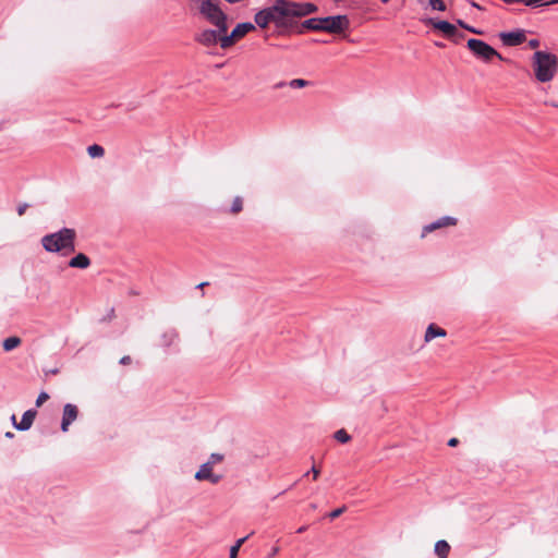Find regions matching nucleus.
Listing matches in <instances>:
<instances>
[{"mask_svg":"<svg viewBox=\"0 0 558 558\" xmlns=\"http://www.w3.org/2000/svg\"><path fill=\"white\" fill-rule=\"evenodd\" d=\"M255 24L260 28H266L269 23H275L279 34L290 31V22L287 19L284 0H275L274 4L258 11L254 16Z\"/></svg>","mask_w":558,"mask_h":558,"instance_id":"obj_1","label":"nucleus"},{"mask_svg":"<svg viewBox=\"0 0 558 558\" xmlns=\"http://www.w3.org/2000/svg\"><path fill=\"white\" fill-rule=\"evenodd\" d=\"M350 25L349 17L347 15H331L326 17H312L305 20L300 27L298 33L302 34L304 29L308 31H320L330 34H340L344 32Z\"/></svg>","mask_w":558,"mask_h":558,"instance_id":"obj_2","label":"nucleus"},{"mask_svg":"<svg viewBox=\"0 0 558 558\" xmlns=\"http://www.w3.org/2000/svg\"><path fill=\"white\" fill-rule=\"evenodd\" d=\"M76 231L71 228L46 234L41 238L43 247L50 253H73L75 251Z\"/></svg>","mask_w":558,"mask_h":558,"instance_id":"obj_3","label":"nucleus"},{"mask_svg":"<svg viewBox=\"0 0 558 558\" xmlns=\"http://www.w3.org/2000/svg\"><path fill=\"white\" fill-rule=\"evenodd\" d=\"M535 77L541 83L551 81L558 71V58L556 54L537 50L532 58Z\"/></svg>","mask_w":558,"mask_h":558,"instance_id":"obj_4","label":"nucleus"},{"mask_svg":"<svg viewBox=\"0 0 558 558\" xmlns=\"http://www.w3.org/2000/svg\"><path fill=\"white\" fill-rule=\"evenodd\" d=\"M199 13L213 25L220 29V32L228 31L227 15L211 0H203L199 5Z\"/></svg>","mask_w":558,"mask_h":558,"instance_id":"obj_5","label":"nucleus"},{"mask_svg":"<svg viewBox=\"0 0 558 558\" xmlns=\"http://www.w3.org/2000/svg\"><path fill=\"white\" fill-rule=\"evenodd\" d=\"M284 9L287 19H289L290 22L291 31L294 26H296V17H303L315 13L318 10V7L312 2H293L284 0Z\"/></svg>","mask_w":558,"mask_h":558,"instance_id":"obj_6","label":"nucleus"},{"mask_svg":"<svg viewBox=\"0 0 558 558\" xmlns=\"http://www.w3.org/2000/svg\"><path fill=\"white\" fill-rule=\"evenodd\" d=\"M468 49L478 59L489 61L492 58L497 57L499 60L509 61L505 59L495 48L485 43L484 40L470 38L466 43Z\"/></svg>","mask_w":558,"mask_h":558,"instance_id":"obj_7","label":"nucleus"},{"mask_svg":"<svg viewBox=\"0 0 558 558\" xmlns=\"http://www.w3.org/2000/svg\"><path fill=\"white\" fill-rule=\"evenodd\" d=\"M255 29V25L251 22L236 24L231 34H223L221 38V48L227 49L235 44L236 40Z\"/></svg>","mask_w":558,"mask_h":558,"instance_id":"obj_8","label":"nucleus"},{"mask_svg":"<svg viewBox=\"0 0 558 558\" xmlns=\"http://www.w3.org/2000/svg\"><path fill=\"white\" fill-rule=\"evenodd\" d=\"M425 24L433 26L435 29L440 31L445 36L452 38L459 36L463 38L464 35L458 32L456 25L451 24L448 21L437 20L435 17H428L424 21Z\"/></svg>","mask_w":558,"mask_h":558,"instance_id":"obj_9","label":"nucleus"},{"mask_svg":"<svg viewBox=\"0 0 558 558\" xmlns=\"http://www.w3.org/2000/svg\"><path fill=\"white\" fill-rule=\"evenodd\" d=\"M502 45L507 47H515L523 44L526 39V32L522 28H517L510 32H501L498 34Z\"/></svg>","mask_w":558,"mask_h":558,"instance_id":"obj_10","label":"nucleus"},{"mask_svg":"<svg viewBox=\"0 0 558 558\" xmlns=\"http://www.w3.org/2000/svg\"><path fill=\"white\" fill-rule=\"evenodd\" d=\"M194 478L197 481H208L211 484H218L223 478V475L214 473L213 466L205 462L199 466L198 471L194 475Z\"/></svg>","mask_w":558,"mask_h":558,"instance_id":"obj_11","label":"nucleus"},{"mask_svg":"<svg viewBox=\"0 0 558 558\" xmlns=\"http://www.w3.org/2000/svg\"><path fill=\"white\" fill-rule=\"evenodd\" d=\"M227 32H220L217 29H205L197 35L196 39L204 46H215L218 43L221 45V38Z\"/></svg>","mask_w":558,"mask_h":558,"instance_id":"obj_12","label":"nucleus"},{"mask_svg":"<svg viewBox=\"0 0 558 558\" xmlns=\"http://www.w3.org/2000/svg\"><path fill=\"white\" fill-rule=\"evenodd\" d=\"M456 225H457V219L454 217L442 216V217L438 218L437 220L423 227L422 238H424L427 233L438 230L440 228L456 226Z\"/></svg>","mask_w":558,"mask_h":558,"instance_id":"obj_13","label":"nucleus"},{"mask_svg":"<svg viewBox=\"0 0 558 558\" xmlns=\"http://www.w3.org/2000/svg\"><path fill=\"white\" fill-rule=\"evenodd\" d=\"M77 415H78L77 407L72 403H66L63 407L61 430L64 433L68 432L69 426L77 418Z\"/></svg>","mask_w":558,"mask_h":558,"instance_id":"obj_14","label":"nucleus"},{"mask_svg":"<svg viewBox=\"0 0 558 558\" xmlns=\"http://www.w3.org/2000/svg\"><path fill=\"white\" fill-rule=\"evenodd\" d=\"M36 414H37L36 410L29 409L23 413L20 423H16L15 415H12L11 418H12L14 427L17 430L24 432V430H28L32 427L33 422L36 417Z\"/></svg>","mask_w":558,"mask_h":558,"instance_id":"obj_15","label":"nucleus"},{"mask_svg":"<svg viewBox=\"0 0 558 558\" xmlns=\"http://www.w3.org/2000/svg\"><path fill=\"white\" fill-rule=\"evenodd\" d=\"M90 265V259L84 253H78L69 260V266L72 268L86 269Z\"/></svg>","mask_w":558,"mask_h":558,"instance_id":"obj_16","label":"nucleus"},{"mask_svg":"<svg viewBox=\"0 0 558 558\" xmlns=\"http://www.w3.org/2000/svg\"><path fill=\"white\" fill-rule=\"evenodd\" d=\"M447 332L445 329L438 327L435 324H429L426 328L424 340L429 342L437 337H446Z\"/></svg>","mask_w":558,"mask_h":558,"instance_id":"obj_17","label":"nucleus"},{"mask_svg":"<svg viewBox=\"0 0 558 558\" xmlns=\"http://www.w3.org/2000/svg\"><path fill=\"white\" fill-rule=\"evenodd\" d=\"M449 551H450V545L448 544L447 541L440 539V541L436 542V544H435V554L439 558H447L448 555H449Z\"/></svg>","mask_w":558,"mask_h":558,"instance_id":"obj_18","label":"nucleus"},{"mask_svg":"<svg viewBox=\"0 0 558 558\" xmlns=\"http://www.w3.org/2000/svg\"><path fill=\"white\" fill-rule=\"evenodd\" d=\"M21 338L16 337V336H13V337H9L7 339H4L2 345H3V350L9 352V351H12L13 349L17 348L20 344H21Z\"/></svg>","mask_w":558,"mask_h":558,"instance_id":"obj_19","label":"nucleus"},{"mask_svg":"<svg viewBox=\"0 0 558 558\" xmlns=\"http://www.w3.org/2000/svg\"><path fill=\"white\" fill-rule=\"evenodd\" d=\"M254 532H252L251 534L244 536V537H241L239 538L235 544L233 546H231L230 548V554H229V558H236L238 556V553L241 548V546L246 542V539L253 534Z\"/></svg>","mask_w":558,"mask_h":558,"instance_id":"obj_20","label":"nucleus"},{"mask_svg":"<svg viewBox=\"0 0 558 558\" xmlns=\"http://www.w3.org/2000/svg\"><path fill=\"white\" fill-rule=\"evenodd\" d=\"M87 153L92 158H100L105 155V149L98 144H93L87 147Z\"/></svg>","mask_w":558,"mask_h":558,"instance_id":"obj_21","label":"nucleus"},{"mask_svg":"<svg viewBox=\"0 0 558 558\" xmlns=\"http://www.w3.org/2000/svg\"><path fill=\"white\" fill-rule=\"evenodd\" d=\"M333 438L341 444H345L350 441L351 436L347 433L345 429L341 428L333 434Z\"/></svg>","mask_w":558,"mask_h":558,"instance_id":"obj_22","label":"nucleus"},{"mask_svg":"<svg viewBox=\"0 0 558 558\" xmlns=\"http://www.w3.org/2000/svg\"><path fill=\"white\" fill-rule=\"evenodd\" d=\"M312 83L310 81L303 80V78H294L288 82V86L291 88H303L306 86H310Z\"/></svg>","mask_w":558,"mask_h":558,"instance_id":"obj_23","label":"nucleus"},{"mask_svg":"<svg viewBox=\"0 0 558 558\" xmlns=\"http://www.w3.org/2000/svg\"><path fill=\"white\" fill-rule=\"evenodd\" d=\"M457 25H459L460 27L464 28L465 31H468L470 33H473V34H476V35H483V31L468 25L464 21H462L460 19L457 20Z\"/></svg>","mask_w":558,"mask_h":558,"instance_id":"obj_24","label":"nucleus"},{"mask_svg":"<svg viewBox=\"0 0 558 558\" xmlns=\"http://www.w3.org/2000/svg\"><path fill=\"white\" fill-rule=\"evenodd\" d=\"M242 207H243V201L240 196H236L232 202L230 211L232 214H238L242 210Z\"/></svg>","mask_w":558,"mask_h":558,"instance_id":"obj_25","label":"nucleus"},{"mask_svg":"<svg viewBox=\"0 0 558 558\" xmlns=\"http://www.w3.org/2000/svg\"><path fill=\"white\" fill-rule=\"evenodd\" d=\"M428 1H429V5L433 10L444 12L447 9V7L442 0H428Z\"/></svg>","mask_w":558,"mask_h":558,"instance_id":"obj_26","label":"nucleus"},{"mask_svg":"<svg viewBox=\"0 0 558 558\" xmlns=\"http://www.w3.org/2000/svg\"><path fill=\"white\" fill-rule=\"evenodd\" d=\"M518 2L523 3L524 5L529 8H538L541 5H546L544 0H518Z\"/></svg>","mask_w":558,"mask_h":558,"instance_id":"obj_27","label":"nucleus"},{"mask_svg":"<svg viewBox=\"0 0 558 558\" xmlns=\"http://www.w3.org/2000/svg\"><path fill=\"white\" fill-rule=\"evenodd\" d=\"M222 460H223V454L214 452L210 454L207 463H209L211 466H214V464L221 462Z\"/></svg>","mask_w":558,"mask_h":558,"instance_id":"obj_28","label":"nucleus"},{"mask_svg":"<svg viewBox=\"0 0 558 558\" xmlns=\"http://www.w3.org/2000/svg\"><path fill=\"white\" fill-rule=\"evenodd\" d=\"M345 509H347V508H345V506L340 507V508H337V509L332 510L331 512H329V513H328V517H329L331 520H333V519H336V518L340 517V515L345 511Z\"/></svg>","mask_w":558,"mask_h":558,"instance_id":"obj_29","label":"nucleus"},{"mask_svg":"<svg viewBox=\"0 0 558 558\" xmlns=\"http://www.w3.org/2000/svg\"><path fill=\"white\" fill-rule=\"evenodd\" d=\"M49 399V395L45 391H41L36 399V407H40L44 402Z\"/></svg>","mask_w":558,"mask_h":558,"instance_id":"obj_30","label":"nucleus"},{"mask_svg":"<svg viewBox=\"0 0 558 558\" xmlns=\"http://www.w3.org/2000/svg\"><path fill=\"white\" fill-rule=\"evenodd\" d=\"M28 207L29 205L27 203L20 204L16 208L17 215L23 216Z\"/></svg>","mask_w":558,"mask_h":558,"instance_id":"obj_31","label":"nucleus"},{"mask_svg":"<svg viewBox=\"0 0 558 558\" xmlns=\"http://www.w3.org/2000/svg\"><path fill=\"white\" fill-rule=\"evenodd\" d=\"M131 362H132V359L129 355H124L120 359V364H122V365H129V364H131Z\"/></svg>","mask_w":558,"mask_h":558,"instance_id":"obj_32","label":"nucleus"},{"mask_svg":"<svg viewBox=\"0 0 558 558\" xmlns=\"http://www.w3.org/2000/svg\"><path fill=\"white\" fill-rule=\"evenodd\" d=\"M538 46H539V40L538 39L534 38V39H530L529 40V47L530 48L534 49V48H537Z\"/></svg>","mask_w":558,"mask_h":558,"instance_id":"obj_33","label":"nucleus"},{"mask_svg":"<svg viewBox=\"0 0 558 558\" xmlns=\"http://www.w3.org/2000/svg\"><path fill=\"white\" fill-rule=\"evenodd\" d=\"M310 472L313 473V477H314V480H316L318 477L320 471L315 465H313Z\"/></svg>","mask_w":558,"mask_h":558,"instance_id":"obj_34","label":"nucleus"},{"mask_svg":"<svg viewBox=\"0 0 558 558\" xmlns=\"http://www.w3.org/2000/svg\"><path fill=\"white\" fill-rule=\"evenodd\" d=\"M279 553V547L275 546L271 548L270 553L268 554V558L275 557Z\"/></svg>","mask_w":558,"mask_h":558,"instance_id":"obj_35","label":"nucleus"},{"mask_svg":"<svg viewBox=\"0 0 558 558\" xmlns=\"http://www.w3.org/2000/svg\"><path fill=\"white\" fill-rule=\"evenodd\" d=\"M458 444H459V439H458V438H454V437H453V438H450V439L448 440V446H449V447H456Z\"/></svg>","mask_w":558,"mask_h":558,"instance_id":"obj_36","label":"nucleus"},{"mask_svg":"<svg viewBox=\"0 0 558 558\" xmlns=\"http://www.w3.org/2000/svg\"><path fill=\"white\" fill-rule=\"evenodd\" d=\"M469 3L473 7V8H476L477 10H484V8L482 5H480L478 3H476L475 1L473 0H470Z\"/></svg>","mask_w":558,"mask_h":558,"instance_id":"obj_37","label":"nucleus"},{"mask_svg":"<svg viewBox=\"0 0 558 558\" xmlns=\"http://www.w3.org/2000/svg\"><path fill=\"white\" fill-rule=\"evenodd\" d=\"M287 85H288L287 82H279V83L275 84L274 88H276V89L282 88V87H284Z\"/></svg>","mask_w":558,"mask_h":558,"instance_id":"obj_38","label":"nucleus"},{"mask_svg":"<svg viewBox=\"0 0 558 558\" xmlns=\"http://www.w3.org/2000/svg\"><path fill=\"white\" fill-rule=\"evenodd\" d=\"M307 530L306 525H303L296 530V533H304Z\"/></svg>","mask_w":558,"mask_h":558,"instance_id":"obj_39","label":"nucleus"},{"mask_svg":"<svg viewBox=\"0 0 558 558\" xmlns=\"http://www.w3.org/2000/svg\"><path fill=\"white\" fill-rule=\"evenodd\" d=\"M113 316H114V310H113V308H111V310H110V313L108 314V317H107V318H108V319H112V317H113Z\"/></svg>","mask_w":558,"mask_h":558,"instance_id":"obj_40","label":"nucleus"},{"mask_svg":"<svg viewBox=\"0 0 558 558\" xmlns=\"http://www.w3.org/2000/svg\"><path fill=\"white\" fill-rule=\"evenodd\" d=\"M191 414H192V411H189L187 414L182 415V418L183 420H187V418H190L192 416Z\"/></svg>","mask_w":558,"mask_h":558,"instance_id":"obj_41","label":"nucleus"},{"mask_svg":"<svg viewBox=\"0 0 558 558\" xmlns=\"http://www.w3.org/2000/svg\"><path fill=\"white\" fill-rule=\"evenodd\" d=\"M504 2L508 3V4H512V3H517L518 0H502Z\"/></svg>","mask_w":558,"mask_h":558,"instance_id":"obj_42","label":"nucleus"},{"mask_svg":"<svg viewBox=\"0 0 558 558\" xmlns=\"http://www.w3.org/2000/svg\"><path fill=\"white\" fill-rule=\"evenodd\" d=\"M558 3V0H549L547 2H545V4H556Z\"/></svg>","mask_w":558,"mask_h":558,"instance_id":"obj_43","label":"nucleus"},{"mask_svg":"<svg viewBox=\"0 0 558 558\" xmlns=\"http://www.w3.org/2000/svg\"><path fill=\"white\" fill-rule=\"evenodd\" d=\"M435 45L440 48L445 47V44L441 41H436Z\"/></svg>","mask_w":558,"mask_h":558,"instance_id":"obj_44","label":"nucleus"},{"mask_svg":"<svg viewBox=\"0 0 558 558\" xmlns=\"http://www.w3.org/2000/svg\"><path fill=\"white\" fill-rule=\"evenodd\" d=\"M207 284H208V282H202V283L197 284V287H196V288H204V287H205V286H207Z\"/></svg>","mask_w":558,"mask_h":558,"instance_id":"obj_45","label":"nucleus"},{"mask_svg":"<svg viewBox=\"0 0 558 558\" xmlns=\"http://www.w3.org/2000/svg\"><path fill=\"white\" fill-rule=\"evenodd\" d=\"M5 436H7V437H12V436H13V434H12V433H10V432H8V433L5 434Z\"/></svg>","mask_w":558,"mask_h":558,"instance_id":"obj_46","label":"nucleus"},{"mask_svg":"<svg viewBox=\"0 0 558 558\" xmlns=\"http://www.w3.org/2000/svg\"><path fill=\"white\" fill-rule=\"evenodd\" d=\"M51 374H57L58 373V369H51L50 371Z\"/></svg>","mask_w":558,"mask_h":558,"instance_id":"obj_47","label":"nucleus"},{"mask_svg":"<svg viewBox=\"0 0 558 558\" xmlns=\"http://www.w3.org/2000/svg\"><path fill=\"white\" fill-rule=\"evenodd\" d=\"M288 489H284V490H281L278 495H282L287 492Z\"/></svg>","mask_w":558,"mask_h":558,"instance_id":"obj_48","label":"nucleus"},{"mask_svg":"<svg viewBox=\"0 0 558 558\" xmlns=\"http://www.w3.org/2000/svg\"><path fill=\"white\" fill-rule=\"evenodd\" d=\"M383 3H388L390 0H380Z\"/></svg>","mask_w":558,"mask_h":558,"instance_id":"obj_49","label":"nucleus"},{"mask_svg":"<svg viewBox=\"0 0 558 558\" xmlns=\"http://www.w3.org/2000/svg\"><path fill=\"white\" fill-rule=\"evenodd\" d=\"M548 0H544V2H547Z\"/></svg>","mask_w":558,"mask_h":558,"instance_id":"obj_50","label":"nucleus"}]
</instances>
